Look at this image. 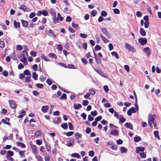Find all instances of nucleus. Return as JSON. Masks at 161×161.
I'll return each mask as SVG.
<instances>
[{"label":"nucleus","mask_w":161,"mask_h":161,"mask_svg":"<svg viewBox=\"0 0 161 161\" xmlns=\"http://www.w3.org/2000/svg\"><path fill=\"white\" fill-rule=\"evenodd\" d=\"M22 52L23 53L20 56V57L21 58L20 59V61L24 64H26L27 62V58L25 57V55H26V56H27L28 55V53L25 50H23L22 51Z\"/></svg>","instance_id":"obj_1"},{"label":"nucleus","mask_w":161,"mask_h":161,"mask_svg":"<svg viewBox=\"0 0 161 161\" xmlns=\"http://www.w3.org/2000/svg\"><path fill=\"white\" fill-rule=\"evenodd\" d=\"M155 118L156 115L155 114H149L148 117V122H150L151 123H153L155 121Z\"/></svg>","instance_id":"obj_2"},{"label":"nucleus","mask_w":161,"mask_h":161,"mask_svg":"<svg viewBox=\"0 0 161 161\" xmlns=\"http://www.w3.org/2000/svg\"><path fill=\"white\" fill-rule=\"evenodd\" d=\"M9 105L12 109H15L17 106V105L15 101L13 100H9Z\"/></svg>","instance_id":"obj_3"},{"label":"nucleus","mask_w":161,"mask_h":161,"mask_svg":"<svg viewBox=\"0 0 161 161\" xmlns=\"http://www.w3.org/2000/svg\"><path fill=\"white\" fill-rule=\"evenodd\" d=\"M125 47L128 50L130 51H131L133 52H134L135 51V49L134 47L131 46L130 44L127 43H126L125 44Z\"/></svg>","instance_id":"obj_4"},{"label":"nucleus","mask_w":161,"mask_h":161,"mask_svg":"<svg viewBox=\"0 0 161 161\" xmlns=\"http://www.w3.org/2000/svg\"><path fill=\"white\" fill-rule=\"evenodd\" d=\"M19 8L24 11L29 12L30 11V8H28L25 4H22L19 7Z\"/></svg>","instance_id":"obj_5"},{"label":"nucleus","mask_w":161,"mask_h":161,"mask_svg":"<svg viewBox=\"0 0 161 161\" xmlns=\"http://www.w3.org/2000/svg\"><path fill=\"white\" fill-rule=\"evenodd\" d=\"M31 148V149L33 153H37L36 150V146L35 145L32 144H30Z\"/></svg>","instance_id":"obj_6"},{"label":"nucleus","mask_w":161,"mask_h":161,"mask_svg":"<svg viewBox=\"0 0 161 161\" xmlns=\"http://www.w3.org/2000/svg\"><path fill=\"white\" fill-rule=\"evenodd\" d=\"M61 121V119L60 117H58L57 119H53V122L55 124H59Z\"/></svg>","instance_id":"obj_7"},{"label":"nucleus","mask_w":161,"mask_h":161,"mask_svg":"<svg viewBox=\"0 0 161 161\" xmlns=\"http://www.w3.org/2000/svg\"><path fill=\"white\" fill-rule=\"evenodd\" d=\"M143 51L147 55L149 56L150 55V53L149 51V48L148 47H146L144 48Z\"/></svg>","instance_id":"obj_8"},{"label":"nucleus","mask_w":161,"mask_h":161,"mask_svg":"<svg viewBox=\"0 0 161 161\" xmlns=\"http://www.w3.org/2000/svg\"><path fill=\"white\" fill-rule=\"evenodd\" d=\"M21 22L22 24L23 27H27L28 25V22L26 20H25L23 19L21 20Z\"/></svg>","instance_id":"obj_9"},{"label":"nucleus","mask_w":161,"mask_h":161,"mask_svg":"<svg viewBox=\"0 0 161 161\" xmlns=\"http://www.w3.org/2000/svg\"><path fill=\"white\" fill-rule=\"evenodd\" d=\"M48 35L51 36V34L52 35L53 37L54 38H56V35L54 34V32L53 30L50 29L48 31Z\"/></svg>","instance_id":"obj_10"},{"label":"nucleus","mask_w":161,"mask_h":161,"mask_svg":"<svg viewBox=\"0 0 161 161\" xmlns=\"http://www.w3.org/2000/svg\"><path fill=\"white\" fill-rule=\"evenodd\" d=\"M14 25L15 28H19L20 27V24L19 22H17L15 20L14 21Z\"/></svg>","instance_id":"obj_11"},{"label":"nucleus","mask_w":161,"mask_h":161,"mask_svg":"<svg viewBox=\"0 0 161 161\" xmlns=\"http://www.w3.org/2000/svg\"><path fill=\"white\" fill-rule=\"evenodd\" d=\"M101 31L103 33L105 34L106 36H108V32L105 27H102L101 28Z\"/></svg>","instance_id":"obj_12"},{"label":"nucleus","mask_w":161,"mask_h":161,"mask_svg":"<svg viewBox=\"0 0 161 161\" xmlns=\"http://www.w3.org/2000/svg\"><path fill=\"white\" fill-rule=\"evenodd\" d=\"M48 109V106H42V107L41 110L44 113H46Z\"/></svg>","instance_id":"obj_13"},{"label":"nucleus","mask_w":161,"mask_h":161,"mask_svg":"<svg viewBox=\"0 0 161 161\" xmlns=\"http://www.w3.org/2000/svg\"><path fill=\"white\" fill-rule=\"evenodd\" d=\"M93 68L94 70L97 73H98V74H99V75H100L103 77L105 75L104 74V73L102 71L100 70H97L94 67Z\"/></svg>","instance_id":"obj_14"},{"label":"nucleus","mask_w":161,"mask_h":161,"mask_svg":"<svg viewBox=\"0 0 161 161\" xmlns=\"http://www.w3.org/2000/svg\"><path fill=\"white\" fill-rule=\"evenodd\" d=\"M125 127L128 128H129L130 130H133V125L130 123H126L125 124Z\"/></svg>","instance_id":"obj_15"},{"label":"nucleus","mask_w":161,"mask_h":161,"mask_svg":"<svg viewBox=\"0 0 161 161\" xmlns=\"http://www.w3.org/2000/svg\"><path fill=\"white\" fill-rule=\"evenodd\" d=\"M16 144L19 147H20L21 148H25L26 146L25 144L20 142H17Z\"/></svg>","instance_id":"obj_16"},{"label":"nucleus","mask_w":161,"mask_h":161,"mask_svg":"<svg viewBox=\"0 0 161 161\" xmlns=\"http://www.w3.org/2000/svg\"><path fill=\"white\" fill-rule=\"evenodd\" d=\"M71 156L72 157L75 158H79L80 157V154L79 153H72Z\"/></svg>","instance_id":"obj_17"},{"label":"nucleus","mask_w":161,"mask_h":161,"mask_svg":"<svg viewBox=\"0 0 161 161\" xmlns=\"http://www.w3.org/2000/svg\"><path fill=\"white\" fill-rule=\"evenodd\" d=\"M74 108L75 109H80L82 108V105L80 104H78V105H76L75 104H74L73 105Z\"/></svg>","instance_id":"obj_18"},{"label":"nucleus","mask_w":161,"mask_h":161,"mask_svg":"<svg viewBox=\"0 0 161 161\" xmlns=\"http://www.w3.org/2000/svg\"><path fill=\"white\" fill-rule=\"evenodd\" d=\"M119 116L121 117L119 119V122L123 123L126 121V119L121 115H119Z\"/></svg>","instance_id":"obj_19"},{"label":"nucleus","mask_w":161,"mask_h":161,"mask_svg":"<svg viewBox=\"0 0 161 161\" xmlns=\"http://www.w3.org/2000/svg\"><path fill=\"white\" fill-rule=\"evenodd\" d=\"M119 131L117 130H113L110 133V134H113L114 136H118L119 135Z\"/></svg>","instance_id":"obj_20"},{"label":"nucleus","mask_w":161,"mask_h":161,"mask_svg":"<svg viewBox=\"0 0 161 161\" xmlns=\"http://www.w3.org/2000/svg\"><path fill=\"white\" fill-rule=\"evenodd\" d=\"M140 152H141V146L137 147L136 148L135 152L137 153H139L140 155L141 156V153H140Z\"/></svg>","instance_id":"obj_21"},{"label":"nucleus","mask_w":161,"mask_h":161,"mask_svg":"<svg viewBox=\"0 0 161 161\" xmlns=\"http://www.w3.org/2000/svg\"><path fill=\"white\" fill-rule=\"evenodd\" d=\"M147 40L146 38L142 37V46H143L147 43Z\"/></svg>","instance_id":"obj_22"},{"label":"nucleus","mask_w":161,"mask_h":161,"mask_svg":"<svg viewBox=\"0 0 161 161\" xmlns=\"http://www.w3.org/2000/svg\"><path fill=\"white\" fill-rule=\"evenodd\" d=\"M100 36L102 39L103 40V42L106 43L108 42V39H106L103 35H102L101 34H100Z\"/></svg>","instance_id":"obj_23"},{"label":"nucleus","mask_w":161,"mask_h":161,"mask_svg":"<svg viewBox=\"0 0 161 161\" xmlns=\"http://www.w3.org/2000/svg\"><path fill=\"white\" fill-rule=\"evenodd\" d=\"M89 91L90 92V95L91 94L92 96L94 95L96 93L95 90L93 88H92L90 89L89 90Z\"/></svg>","instance_id":"obj_24"},{"label":"nucleus","mask_w":161,"mask_h":161,"mask_svg":"<svg viewBox=\"0 0 161 161\" xmlns=\"http://www.w3.org/2000/svg\"><path fill=\"white\" fill-rule=\"evenodd\" d=\"M120 150L121 153H126L127 151L126 148L124 147H120Z\"/></svg>","instance_id":"obj_25"},{"label":"nucleus","mask_w":161,"mask_h":161,"mask_svg":"<svg viewBox=\"0 0 161 161\" xmlns=\"http://www.w3.org/2000/svg\"><path fill=\"white\" fill-rule=\"evenodd\" d=\"M75 138L76 139H79L80 138H81L82 137L81 135L78 132H76L75 135Z\"/></svg>","instance_id":"obj_26"},{"label":"nucleus","mask_w":161,"mask_h":161,"mask_svg":"<svg viewBox=\"0 0 161 161\" xmlns=\"http://www.w3.org/2000/svg\"><path fill=\"white\" fill-rule=\"evenodd\" d=\"M61 127L64 129L66 130L68 128V125L66 123L61 124Z\"/></svg>","instance_id":"obj_27"},{"label":"nucleus","mask_w":161,"mask_h":161,"mask_svg":"<svg viewBox=\"0 0 161 161\" xmlns=\"http://www.w3.org/2000/svg\"><path fill=\"white\" fill-rule=\"evenodd\" d=\"M141 140V138L140 136H136L134 138V141L135 142H137Z\"/></svg>","instance_id":"obj_28"},{"label":"nucleus","mask_w":161,"mask_h":161,"mask_svg":"<svg viewBox=\"0 0 161 161\" xmlns=\"http://www.w3.org/2000/svg\"><path fill=\"white\" fill-rule=\"evenodd\" d=\"M38 75L35 72H33L32 73V78L34 80H36L37 79Z\"/></svg>","instance_id":"obj_29"},{"label":"nucleus","mask_w":161,"mask_h":161,"mask_svg":"<svg viewBox=\"0 0 161 161\" xmlns=\"http://www.w3.org/2000/svg\"><path fill=\"white\" fill-rule=\"evenodd\" d=\"M45 147L47 151H50L51 150V148L50 145L47 142L45 143Z\"/></svg>","instance_id":"obj_30"},{"label":"nucleus","mask_w":161,"mask_h":161,"mask_svg":"<svg viewBox=\"0 0 161 161\" xmlns=\"http://www.w3.org/2000/svg\"><path fill=\"white\" fill-rule=\"evenodd\" d=\"M41 134L42 131L41 130H37L34 133L35 135L37 137L40 136Z\"/></svg>","instance_id":"obj_31"},{"label":"nucleus","mask_w":161,"mask_h":161,"mask_svg":"<svg viewBox=\"0 0 161 161\" xmlns=\"http://www.w3.org/2000/svg\"><path fill=\"white\" fill-rule=\"evenodd\" d=\"M96 62L97 64H101L102 63V61L100 58L97 57L95 58Z\"/></svg>","instance_id":"obj_32"},{"label":"nucleus","mask_w":161,"mask_h":161,"mask_svg":"<svg viewBox=\"0 0 161 161\" xmlns=\"http://www.w3.org/2000/svg\"><path fill=\"white\" fill-rule=\"evenodd\" d=\"M48 56L50 57L54 58L55 59H56L57 58V56L56 55L53 53H50L48 55Z\"/></svg>","instance_id":"obj_33"},{"label":"nucleus","mask_w":161,"mask_h":161,"mask_svg":"<svg viewBox=\"0 0 161 161\" xmlns=\"http://www.w3.org/2000/svg\"><path fill=\"white\" fill-rule=\"evenodd\" d=\"M111 54L113 56H114L115 57L117 58V59H119V57L118 54V53H117L116 52H113L111 53Z\"/></svg>","instance_id":"obj_34"},{"label":"nucleus","mask_w":161,"mask_h":161,"mask_svg":"<svg viewBox=\"0 0 161 161\" xmlns=\"http://www.w3.org/2000/svg\"><path fill=\"white\" fill-rule=\"evenodd\" d=\"M57 19L58 20L62 21L63 20L64 18L63 17L61 16L60 13H58L57 14Z\"/></svg>","instance_id":"obj_35"},{"label":"nucleus","mask_w":161,"mask_h":161,"mask_svg":"<svg viewBox=\"0 0 161 161\" xmlns=\"http://www.w3.org/2000/svg\"><path fill=\"white\" fill-rule=\"evenodd\" d=\"M37 87L38 88L42 89L43 87V85L42 84L40 83H37L36 84Z\"/></svg>","instance_id":"obj_36"},{"label":"nucleus","mask_w":161,"mask_h":161,"mask_svg":"<svg viewBox=\"0 0 161 161\" xmlns=\"http://www.w3.org/2000/svg\"><path fill=\"white\" fill-rule=\"evenodd\" d=\"M96 51L101 50L102 49L101 47L98 45H97L94 47Z\"/></svg>","instance_id":"obj_37"},{"label":"nucleus","mask_w":161,"mask_h":161,"mask_svg":"<svg viewBox=\"0 0 161 161\" xmlns=\"http://www.w3.org/2000/svg\"><path fill=\"white\" fill-rule=\"evenodd\" d=\"M41 58L45 61H48L49 60L47 58V57L44 54H42L41 56Z\"/></svg>","instance_id":"obj_38"},{"label":"nucleus","mask_w":161,"mask_h":161,"mask_svg":"<svg viewBox=\"0 0 161 161\" xmlns=\"http://www.w3.org/2000/svg\"><path fill=\"white\" fill-rule=\"evenodd\" d=\"M60 99L62 100L63 99H66L67 96L66 94L65 93H63L62 94V96L60 97Z\"/></svg>","instance_id":"obj_39"},{"label":"nucleus","mask_w":161,"mask_h":161,"mask_svg":"<svg viewBox=\"0 0 161 161\" xmlns=\"http://www.w3.org/2000/svg\"><path fill=\"white\" fill-rule=\"evenodd\" d=\"M1 121L3 124L7 125H8L10 126L11 125L10 123L9 122L6 121L4 119H2L1 120Z\"/></svg>","instance_id":"obj_40"},{"label":"nucleus","mask_w":161,"mask_h":161,"mask_svg":"<svg viewBox=\"0 0 161 161\" xmlns=\"http://www.w3.org/2000/svg\"><path fill=\"white\" fill-rule=\"evenodd\" d=\"M42 14L44 16H47L48 14V13L46 10H43L42 11Z\"/></svg>","instance_id":"obj_41"},{"label":"nucleus","mask_w":161,"mask_h":161,"mask_svg":"<svg viewBox=\"0 0 161 161\" xmlns=\"http://www.w3.org/2000/svg\"><path fill=\"white\" fill-rule=\"evenodd\" d=\"M113 11L114 13L116 14H119L120 13V11L118 8L114 9Z\"/></svg>","instance_id":"obj_42"},{"label":"nucleus","mask_w":161,"mask_h":161,"mask_svg":"<svg viewBox=\"0 0 161 161\" xmlns=\"http://www.w3.org/2000/svg\"><path fill=\"white\" fill-rule=\"evenodd\" d=\"M5 47V43L4 41H0V47L3 48Z\"/></svg>","instance_id":"obj_43"},{"label":"nucleus","mask_w":161,"mask_h":161,"mask_svg":"<svg viewBox=\"0 0 161 161\" xmlns=\"http://www.w3.org/2000/svg\"><path fill=\"white\" fill-rule=\"evenodd\" d=\"M57 49L58 50L60 51H62L63 47L61 45L58 44L57 45Z\"/></svg>","instance_id":"obj_44"},{"label":"nucleus","mask_w":161,"mask_h":161,"mask_svg":"<svg viewBox=\"0 0 161 161\" xmlns=\"http://www.w3.org/2000/svg\"><path fill=\"white\" fill-rule=\"evenodd\" d=\"M25 152V151H19V155L22 156V157H23V156H24L25 154L24 153Z\"/></svg>","instance_id":"obj_45"},{"label":"nucleus","mask_w":161,"mask_h":161,"mask_svg":"<svg viewBox=\"0 0 161 161\" xmlns=\"http://www.w3.org/2000/svg\"><path fill=\"white\" fill-rule=\"evenodd\" d=\"M72 27L75 29H77L78 28L79 26L78 25L76 24H75L73 23H72Z\"/></svg>","instance_id":"obj_46"},{"label":"nucleus","mask_w":161,"mask_h":161,"mask_svg":"<svg viewBox=\"0 0 161 161\" xmlns=\"http://www.w3.org/2000/svg\"><path fill=\"white\" fill-rule=\"evenodd\" d=\"M90 94L89 92H87L86 93V94L84 95V97L85 98H87V99H90Z\"/></svg>","instance_id":"obj_47"},{"label":"nucleus","mask_w":161,"mask_h":161,"mask_svg":"<svg viewBox=\"0 0 161 161\" xmlns=\"http://www.w3.org/2000/svg\"><path fill=\"white\" fill-rule=\"evenodd\" d=\"M31 75H30L29 77H26L25 78V82H30L31 81Z\"/></svg>","instance_id":"obj_48"},{"label":"nucleus","mask_w":161,"mask_h":161,"mask_svg":"<svg viewBox=\"0 0 161 161\" xmlns=\"http://www.w3.org/2000/svg\"><path fill=\"white\" fill-rule=\"evenodd\" d=\"M101 14L102 16H103L104 17H106L107 15V13L105 11H102L101 12Z\"/></svg>","instance_id":"obj_49"},{"label":"nucleus","mask_w":161,"mask_h":161,"mask_svg":"<svg viewBox=\"0 0 161 161\" xmlns=\"http://www.w3.org/2000/svg\"><path fill=\"white\" fill-rule=\"evenodd\" d=\"M97 12L96 10H93L92 11V14L93 16H95L96 15Z\"/></svg>","instance_id":"obj_50"},{"label":"nucleus","mask_w":161,"mask_h":161,"mask_svg":"<svg viewBox=\"0 0 161 161\" xmlns=\"http://www.w3.org/2000/svg\"><path fill=\"white\" fill-rule=\"evenodd\" d=\"M37 65L36 64H35L32 66V68L35 71L37 70Z\"/></svg>","instance_id":"obj_51"},{"label":"nucleus","mask_w":161,"mask_h":161,"mask_svg":"<svg viewBox=\"0 0 161 161\" xmlns=\"http://www.w3.org/2000/svg\"><path fill=\"white\" fill-rule=\"evenodd\" d=\"M25 77V74L23 73H20L19 75V78L20 79H22Z\"/></svg>","instance_id":"obj_52"},{"label":"nucleus","mask_w":161,"mask_h":161,"mask_svg":"<svg viewBox=\"0 0 161 161\" xmlns=\"http://www.w3.org/2000/svg\"><path fill=\"white\" fill-rule=\"evenodd\" d=\"M91 114L93 116H95L97 114V113L96 110H95L93 111H92L91 112Z\"/></svg>","instance_id":"obj_53"},{"label":"nucleus","mask_w":161,"mask_h":161,"mask_svg":"<svg viewBox=\"0 0 161 161\" xmlns=\"http://www.w3.org/2000/svg\"><path fill=\"white\" fill-rule=\"evenodd\" d=\"M74 133L73 131H69L66 133V135L67 136H69L72 135L74 134Z\"/></svg>","instance_id":"obj_54"},{"label":"nucleus","mask_w":161,"mask_h":161,"mask_svg":"<svg viewBox=\"0 0 161 161\" xmlns=\"http://www.w3.org/2000/svg\"><path fill=\"white\" fill-rule=\"evenodd\" d=\"M39 80L42 82H43L45 80V78L43 75H42L39 77Z\"/></svg>","instance_id":"obj_55"},{"label":"nucleus","mask_w":161,"mask_h":161,"mask_svg":"<svg viewBox=\"0 0 161 161\" xmlns=\"http://www.w3.org/2000/svg\"><path fill=\"white\" fill-rule=\"evenodd\" d=\"M91 129L89 127H87L86 130V134H89L91 132Z\"/></svg>","instance_id":"obj_56"},{"label":"nucleus","mask_w":161,"mask_h":161,"mask_svg":"<svg viewBox=\"0 0 161 161\" xmlns=\"http://www.w3.org/2000/svg\"><path fill=\"white\" fill-rule=\"evenodd\" d=\"M89 155L91 157H93L94 155V152L92 150L90 151L89 152Z\"/></svg>","instance_id":"obj_57"},{"label":"nucleus","mask_w":161,"mask_h":161,"mask_svg":"<svg viewBox=\"0 0 161 161\" xmlns=\"http://www.w3.org/2000/svg\"><path fill=\"white\" fill-rule=\"evenodd\" d=\"M36 143L38 145H40L42 144V142L40 140L37 139L36 140Z\"/></svg>","instance_id":"obj_58"},{"label":"nucleus","mask_w":161,"mask_h":161,"mask_svg":"<svg viewBox=\"0 0 161 161\" xmlns=\"http://www.w3.org/2000/svg\"><path fill=\"white\" fill-rule=\"evenodd\" d=\"M101 122L102 124L103 125H107L108 123V121L107 120H106L104 119H103L101 121Z\"/></svg>","instance_id":"obj_59"},{"label":"nucleus","mask_w":161,"mask_h":161,"mask_svg":"<svg viewBox=\"0 0 161 161\" xmlns=\"http://www.w3.org/2000/svg\"><path fill=\"white\" fill-rule=\"evenodd\" d=\"M82 63L85 65L88 62L87 60L84 58H82L81 59Z\"/></svg>","instance_id":"obj_60"},{"label":"nucleus","mask_w":161,"mask_h":161,"mask_svg":"<svg viewBox=\"0 0 161 161\" xmlns=\"http://www.w3.org/2000/svg\"><path fill=\"white\" fill-rule=\"evenodd\" d=\"M32 93L35 96H38L39 95V92L35 90L33 91L32 92Z\"/></svg>","instance_id":"obj_61"},{"label":"nucleus","mask_w":161,"mask_h":161,"mask_svg":"<svg viewBox=\"0 0 161 161\" xmlns=\"http://www.w3.org/2000/svg\"><path fill=\"white\" fill-rule=\"evenodd\" d=\"M102 118V117L101 116H99L97 117H96L95 119V120H96L97 121H100Z\"/></svg>","instance_id":"obj_62"},{"label":"nucleus","mask_w":161,"mask_h":161,"mask_svg":"<svg viewBox=\"0 0 161 161\" xmlns=\"http://www.w3.org/2000/svg\"><path fill=\"white\" fill-rule=\"evenodd\" d=\"M103 88L106 92H108L109 91L108 87L107 85L104 86Z\"/></svg>","instance_id":"obj_63"},{"label":"nucleus","mask_w":161,"mask_h":161,"mask_svg":"<svg viewBox=\"0 0 161 161\" xmlns=\"http://www.w3.org/2000/svg\"><path fill=\"white\" fill-rule=\"evenodd\" d=\"M46 82L49 85H51L52 83V81L49 79H47L46 80Z\"/></svg>","instance_id":"obj_64"}]
</instances>
